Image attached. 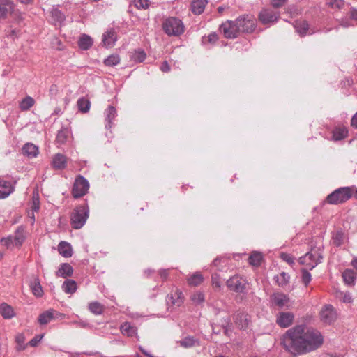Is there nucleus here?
<instances>
[{"instance_id": "obj_1", "label": "nucleus", "mask_w": 357, "mask_h": 357, "mask_svg": "<svg viewBox=\"0 0 357 357\" xmlns=\"http://www.w3.org/2000/svg\"><path fill=\"white\" fill-rule=\"evenodd\" d=\"M284 349L293 355H303L319 349L324 343L321 333L305 324L288 329L281 338Z\"/></svg>"}, {"instance_id": "obj_2", "label": "nucleus", "mask_w": 357, "mask_h": 357, "mask_svg": "<svg viewBox=\"0 0 357 357\" xmlns=\"http://www.w3.org/2000/svg\"><path fill=\"white\" fill-rule=\"evenodd\" d=\"M322 259L323 248L321 246L314 247L304 256L299 258V263L305 266L307 268L312 270L321 262Z\"/></svg>"}, {"instance_id": "obj_3", "label": "nucleus", "mask_w": 357, "mask_h": 357, "mask_svg": "<svg viewBox=\"0 0 357 357\" xmlns=\"http://www.w3.org/2000/svg\"><path fill=\"white\" fill-rule=\"evenodd\" d=\"M89 209L87 204L77 206L71 213L70 224L73 229H81L89 218Z\"/></svg>"}, {"instance_id": "obj_4", "label": "nucleus", "mask_w": 357, "mask_h": 357, "mask_svg": "<svg viewBox=\"0 0 357 357\" xmlns=\"http://www.w3.org/2000/svg\"><path fill=\"white\" fill-rule=\"evenodd\" d=\"M353 188H340L327 196V202L331 204L343 203L352 197Z\"/></svg>"}, {"instance_id": "obj_5", "label": "nucleus", "mask_w": 357, "mask_h": 357, "mask_svg": "<svg viewBox=\"0 0 357 357\" xmlns=\"http://www.w3.org/2000/svg\"><path fill=\"white\" fill-rule=\"evenodd\" d=\"M164 31L169 36H179L184 31V26L181 20L176 17H169L162 24Z\"/></svg>"}, {"instance_id": "obj_6", "label": "nucleus", "mask_w": 357, "mask_h": 357, "mask_svg": "<svg viewBox=\"0 0 357 357\" xmlns=\"http://www.w3.org/2000/svg\"><path fill=\"white\" fill-rule=\"evenodd\" d=\"M319 314L320 321L325 325L333 324L336 321L338 317L337 310L331 304L323 305Z\"/></svg>"}, {"instance_id": "obj_7", "label": "nucleus", "mask_w": 357, "mask_h": 357, "mask_svg": "<svg viewBox=\"0 0 357 357\" xmlns=\"http://www.w3.org/2000/svg\"><path fill=\"white\" fill-rule=\"evenodd\" d=\"M89 183L82 175L76 177L72 188V195L75 199L84 196L89 190Z\"/></svg>"}, {"instance_id": "obj_8", "label": "nucleus", "mask_w": 357, "mask_h": 357, "mask_svg": "<svg viewBox=\"0 0 357 357\" xmlns=\"http://www.w3.org/2000/svg\"><path fill=\"white\" fill-rule=\"evenodd\" d=\"M226 284L230 291L242 294L246 293L248 282L245 278L238 275L231 277L227 280Z\"/></svg>"}, {"instance_id": "obj_9", "label": "nucleus", "mask_w": 357, "mask_h": 357, "mask_svg": "<svg viewBox=\"0 0 357 357\" xmlns=\"http://www.w3.org/2000/svg\"><path fill=\"white\" fill-rule=\"evenodd\" d=\"M280 17V13L271 8H263L258 15L259 22L266 26H271L276 23Z\"/></svg>"}, {"instance_id": "obj_10", "label": "nucleus", "mask_w": 357, "mask_h": 357, "mask_svg": "<svg viewBox=\"0 0 357 357\" xmlns=\"http://www.w3.org/2000/svg\"><path fill=\"white\" fill-rule=\"evenodd\" d=\"M239 33H251L256 27V22L252 16L244 15L236 19Z\"/></svg>"}, {"instance_id": "obj_11", "label": "nucleus", "mask_w": 357, "mask_h": 357, "mask_svg": "<svg viewBox=\"0 0 357 357\" xmlns=\"http://www.w3.org/2000/svg\"><path fill=\"white\" fill-rule=\"evenodd\" d=\"M220 30L227 38H236L240 33L236 20L235 21L227 20L223 22L220 27Z\"/></svg>"}, {"instance_id": "obj_12", "label": "nucleus", "mask_w": 357, "mask_h": 357, "mask_svg": "<svg viewBox=\"0 0 357 357\" xmlns=\"http://www.w3.org/2000/svg\"><path fill=\"white\" fill-rule=\"evenodd\" d=\"M270 302L272 305L278 307L279 309L290 308L289 297L282 292H274L270 296Z\"/></svg>"}, {"instance_id": "obj_13", "label": "nucleus", "mask_w": 357, "mask_h": 357, "mask_svg": "<svg viewBox=\"0 0 357 357\" xmlns=\"http://www.w3.org/2000/svg\"><path fill=\"white\" fill-rule=\"evenodd\" d=\"M294 319V314L290 312H280L276 315V324L282 328L290 326Z\"/></svg>"}, {"instance_id": "obj_14", "label": "nucleus", "mask_w": 357, "mask_h": 357, "mask_svg": "<svg viewBox=\"0 0 357 357\" xmlns=\"http://www.w3.org/2000/svg\"><path fill=\"white\" fill-rule=\"evenodd\" d=\"M117 40V33L113 28L108 29L102 36V44L109 48L114 45Z\"/></svg>"}, {"instance_id": "obj_15", "label": "nucleus", "mask_w": 357, "mask_h": 357, "mask_svg": "<svg viewBox=\"0 0 357 357\" xmlns=\"http://www.w3.org/2000/svg\"><path fill=\"white\" fill-rule=\"evenodd\" d=\"M15 5L10 0H0V20L6 19L14 12Z\"/></svg>"}, {"instance_id": "obj_16", "label": "nucleus", "mask_w": 357, "mask_h": 357, "mask_svg": "<svg viewBox=\"0 0 357 357\" xmlns=\"http://www.w3.org/2000/svg\"><path fill=\"white\" fill-rule=\"evenodd\" d=\"M117 115L116 109L110 105L104 112L105 128L110 129L112 127V121Z\"/></svg>"}, {"instance_id": "obj_17", "label": "nucleus", "mask_w": 357, "mask_h": 357, "mask_svg": "<svg viewBox=\"0 0 357 357\" xmlns=\"http://www.w3.org/2000/svg\"><path fill=\"white\" fill-rule=\"evenodd\" d=\"M167 303H171L172 305L181 306L183 303V294L181 291L176 289L174 294L167 296Z\"/></svg>"}, {"instance_id": "obj_18", "label": "nucleus", "mask_w": 357, "mask_h": 357, "mask_svg": "<svg viewBox=\"0 0 357 357\" xmlns=\"http://www.w3.org/2000/svg\"><path fill=\"white\" fill-rule=\"evenodd\" d=\"M14 191V186L7 181H0V199H5Z\"/></svg>"}, {"instance_id": "obj_19", "label": "nucleus", "mask_w": 357, "mask_h": 357, "mask_svg": "<svg viewBox=\"0 0 357 357\" xmlns=\"http://www.w3.org/2000/svg\"><path fill=\"white\" fill-rule=\"evenodd\" d=\"M234 320L236 326L241 329L245 328L248 326V314L245 312L235 314Z\"/></svg>"}, {"instance_id": "obj_20", "label": "nucleus", "mask_w": 357, "mask_h": 357, "mask_svg": "<svg viewBox=\"0 0 357 357\" xmlns=\"http://www.w3.org/2000/svg\"><path fill=\"white\" fill-rule=\"evenodd\" d=\"M52 166L56 169H63L66 167L67 159L63 154L58 153L52 158Z\"/></svg>"}, {"instance_id": "obj_21", "label": "nucleus", "mask_w": 357, "mask_h": 357, "mask_svg": "<svg viewBox=\"0 0 357 357\" xmlns=\"http://www.w3.org/2000/svg\"><path fill=\"white\" fill-rule=\"evenodd\" d=\"M207 3V0H193L191 3L192 12L195 15H200L204 12Z\"/></svg>"}, {"instance_id": "obj_22", "label": "nucleus", "mask_w": 357, "mask_h": 357, "mask_svg": "<svg viewBox=\"0 0 357 357\" xmlns=\"http://www.w3.org/2000/svg\"><path fill=\"white\" fill-rule=\"evenodd\" d=\"M22 153L29 158H34L36 157L38 153V147L31 144V143H26L22 149Z\"/></svg>"}, {"instance_id": "obj_23", "label": "nucleus", "mask_w": 357, "mask_h": 357, "mask_svg": "<svg viewBox=\"0 0 357 357\" xmlns=\"http://www.w3.org/2000/svg\"><path fill=\"white\" fill-rule=\"evenodd\" d=\"M93 43L92 38L84 33L80 36L78 40V45L82 50H89L93 45Z\"/></svg>"}, {"instance_id": "obj_24", "label": "nucleus", "mask_w": 357, "mask_h": 357, "mask_svg": "<svg viewBox=\"0 0 357 357\" xmlns=\"http://www.w3.org/2000/svg\"><path fill=\"white\" fill-rule=\"evenodd\" d=\"M52 18L54 24L61 25L66 20L65 15L57 7L54 6L51 11Z\"/></svg>"}, {"instance_id": "obj_25", "label": "nucleus", "mask_w": 357, "mask_h": 357, "mask_svg": "<svg viewBox=\"0 0 357 357\" xmlns=\"http://www.w3.org/2000/svg\"><path fill=\"white\" fill-rule=\"evenodd\" d=\"M58 251L64 257L72 256V248L70 243L66 241H61L58 245Z\"/></svg>"}, {"instance_id": "obj_26", "label": "nucleus", "mask_w": 357, "mask_h": 357, "mask_svg": "<svg viewBox=\"0 0 357 357\" xmlns=\"http://www.w3.org/2000/svg\"><path fill=\"white\" fill-rule=\"evenodd\" d=\"M73 273V268L69 264H62L56 272V275L59 277H70Z\"/></svg>"}, {"instance_id": "obj_27", "label": "nucleus", "mask_w": 357, "mask_h": 357, "mask_svg": "<svg viewBox=\"0 0 357 357\" xmlns=\"http://www.w3.org/2000/svg\"><path fill=\"white\" fill-rule=\"evenodd\" d=\"M0 314L6 319H11L15 316V312L12 306L5 303L0 305Z\"/></svg>"}, {"instance_id": "obj_28", "label": "nucleus", "mask_w": 357, "mask_h": 357, "mask_svg": "<svg viewBox=\"0 0 357 357\" xmlns=\"http://www.w3.org/2000/svg\"><path fill=\"white\" fill-rule=\"evenodd\" d=\"M70 135V131L67 128H62L58 131L56 142L58 144H63L66 142L67 139Z\"/></svg>"}, {"instance_id": "obj_29", "label": "nucleus", "mask_w": 357, "mask_h": 357, "mask_svg": "<svg viewBox=\"0 0 357 357\" xmlns=\"http://www.w3.org/2000/svg\"><path fill=\"white\" fill-rule=\"evenodd\" d=\"M54 312L53 310H50L41 313L38 318V323L40 325L50 323L54 319Z\"/></svg>"}, {"instance_id": "obj_30", "label": "nucleus", "mask_w": 357, "mask_h": 357, "mask_svg": "<svg viewBox=\"0 0 357 357\" xmlns=\"http://www.w3.org/2000/svg\"><path fill=\"white\" fill-rule=\"evenodd\" d=\"M62 289L65 293L72 294L76 291L77 285L75 280L68 279L63 282Z\"/></svg>"}, {"instance_id": "obj_31", "label": "nucleus", "mask_w": 357, "mask_h": 357, "mask_svg": "<svg viewBox=\"0 0 357 357\" xmlns=\"http://www.w3.org/2000/svg\"><path fill=\"white\" fill-rule=\"evenodd\" d=\"M348 130L347 128L344 126L336 127L333 131V139L335 141H339L347 136Z\"/></svg>"}, {"instance_id": "obj_32", "label": "nucleus", "mask_w": 357, "mask_h": 357, "mask_svg": "<svg viewBox=\"0 0 357 357\" xmlns=\"http://www.w3.org/2000/svg\"><path fill=\"white\" fill-rule=\"evenodd\" d=\"M77 105L79 112L87 113L91 107V102L88 98L82 97L78 99Z\"/></svg>"}, {"instance_id": "obj_33", "label": "nucleus", "mask_w": 357, "mask_h": 357, "mask_svg": "<svg viewBox=\"0 0 357 357\" xmlns=\"http://www.w3.org/2000/svg\"><path fill=\"white\" fill-rule=\"evenodd\" d=\"M179 344L184 348H190L195 345H199V342L192 336H187L181 340Z\"/></svg>"}, {"instance_id": "obj_34", "label": "nucleus", "mask_w": 357, "mask_h": 357, "mask_svg": "<svg viewBox=\"0 0 357 357\" xmlns=\"http://www.w3.org/2000/svg\"><path fill=\"white\" fill-rule=\"evenodd\" d=\"M274 279H275L276 283L280 287H283L286 286L289 282L290 276L288 273H287L285 272H282L279 275L275 276Z\"/></svg>"}, {"instance_id": "obj_35", "label": "nucleus", "mask_w": 357, "mask_h": 357, "mask_svg": "<svg viewBox=\"0 0 357 357\" xmlns=\"http://www.w3.org/2000/svg\"><path fill=\"white\" fill-rule=\"evenodd\" d=\"M204 278L199 273H195L188 278V282L190 286L196 287L202 283Z\"/></svg>"}, {"instance_id": "obj_36", "label": "nucleus", "mask_w": 357, "mask_h": 357, "mask_svg": "<svg viewBox=\"0 0 357 357\" xmlns=\"http://www.w3.org/2000/svg\"><path fill=\"white\" fill-rule=\"evenodd\" d=\"M121 331L123 335L128 337L134 336L136 333V328L129 323H124L121 326Z\"/></svg>"}, {"instance_id": "obj_37", "label": "nucleus", "mask_w": 357, "mask_h": 357, "mask_svg": "<svg viewBox=\"0 0 357 357\" xmlns=\"http://www.w3.org/2000/svg\"><path fill=\"white\" fill-rule=\"evenodd\" d=\"M344 282L347 284H353L356 279V273L350 269L345 270L342 275Z\"/></svg>"}, {"instance_id": "obj_38", "label": "nucleus", "mask_w": 357, "mask_h": 357, "mask_svg": "<svg viewBox=\"0 0 357 357\" xmlns=\"http://www.w3.org/2000/svg\"><path fill=\"white\" fill-rule=\"evenodd\" d=\"M31 289L33 294L37 297H41L43 294L42 287L40 284L38 279H35L31 283Z\"/></svg>"}, {"instance_id": "obj_39", "label": "nucleus", "mask_w": 357, "mask_h": 357, "mask_svg": "<svg viewBox=\"0 0 357 357\" xmlns=\"http://www.w3.org/2000/svg\"><path fill=\"white\" fill-rule=\"evenodd\" d=\"M295 28L301 36H304L308 30L309 25L305 21H298L296 22Z\"/></svg>"}, {"instance_id": "obj_40", "label": "nucleus", "mask_w": 357, "mask_h": 357, "mask_svg": "<svg viewBox=\"0 0 357 357\" xmlns=\"http://www.w3.org/2000/svg\"><path fill=\"white\" fill-rule=\"evenodd\" d=\"M261 259V254L260 252H254L249 257L248 261L250 264L255 266H258L260 265Z\"/></svg>"}, {"instance_id": "obj_41", "label": "nucleus", "mask_w": 357, "mask_h": 357, "mask_svg": "<svg viewBox=\"0 0 357 357\" xmlns=\"http://www.w3.org/2000/svg\"><path fill=\"white\" fill-rule=\"evenodd\" d=\"M34 102L33 98L26 96L20 102V107L23 111L29 110L34 105Z\"/></svg>"}, {"instance_id": "obj_42", "label": "nucleus", "mask_w": 357, "mask_h": 357, "mask_svg": "<svg viewBox=\"0 0 357 357\" xmlns=\"http://www.w3.org/2000/svg\"><path fill=\"white\" fill-rule=\"evenodd\" d=\"M89 310L94 314H101L103 312V305L98 302H92L89 305Z\"/></svg>"}, {"instance_id": "obj_43", "label": "nucleus", "mask_w": 357, "mask_h": 357, "mask_svg": "<svg viewBox=\"0 0 357 357\" xmlns=\"http://www.w3.org/2000/svg\"><path fill=\"white\" fill-rule=\"evenodd\" d=\"M120 62V57L118 54H112L104 60V63L107 66H114Z\"/></svg>"}, {"instance_id": "obj_44", "label": "nucleus", "mask_w": 357, "mask_h": 357, "mask_svg": "<svg viewBox=\"0 0 357 357\" xmlns=\"http://www.w3.org/2000/svg\"><path fill=\"white\" fill-rule=\"evenodd\" d=\"M25 239L24 229L22 227H20L17 229L15 236V243L18 245H21Z\"/></svg>"}, {"instance_id": "obj_45", "label": "nucleus", "mask_w": 357, "mask_h": 357, "mask_svg": "<svg viewBox=\"0 0 357 357\" xmlns=\"http://www.w3.org/2000/svg\"><path fill=\"white\" fill-rule=\"evenodd\" d=\"M344 234L341 231H337L333 234V242L336 246H340L343 243Z\"/></svg>"}, {"instance_id": "obj_46", "label": "nucleus", "mask_w": 357, "mask_h": 357, "mask_svg": "<svg viewBox=\"0 0 357 357\" xmlns=\"http://www.w3.org/2000/svg\"><path fill=\"white\" fill-rule=\"evenodd\" d=\"M301 273H302L301 281H302L303 284L305 287H307L310 283V282L312 280V275H311L310 273L305 268H303L301 270Z\"/></svg>"}, {"instance_id": "obj_47", "label": "nucleus", "mask_w": 357, "mask_h": 357, "mask_svg": "<svg viewBox=\"0 0 357 357\" xmlns=\"http://www.w3.org/2000/svg\"><path fill=\"white\" fill-rule=\"evenodd\" d=\"M336 297L345 303H350L352 301V298L348 292L338 291L336 293Z\"/></svg>"}, {"instance_id": "obj_48", "label": "nucleus", "mask_w": 357, "mask_h": 357, "mask_svg": "<svg viewBox=\"0 0 357 357\" xmlns=\"http://www.w3.org/2000/svg\"><path fill=\"white\" fill-rule=\"evenodd\" d=\"M190 298L195 304H201L204 301V295L200 291L195 292Z\"/></svg>"}, {"instance_id": "obj_49", "label": "nucleus", "mask_w": 357, "mask_h": 357, "mask_svg": "<svg viewBox=\"0 0 357 357\" xmlns=\"http://www.w3.org/2000/svg\"><path fill=\"white\" fill-rule=\"evenodd\" d=\"M222 328L223 329V333L226 335H229V332H231V321L229 317H227L222 321Z\"/></svg>"}, {"instance_id": "obj_50", "label": "nucleus", "mask_w": 357, "mask_h": 357, "mask_svg": "<svg viewBox=\"0 0 357 357\" xmlns=\"http://www.w3.org/2000/svg\"><path fill=\"white\" fill-rule=\"evenodd\" d=\"M146 57V53L143 50L135 51L132 54V59L137 62H142Z\"/></svg>"}, {"instance_id": "obj_51", "label": "nucleus", "mask_w": 357, "mask_h": 357, "mask_svg": "<svg viewBox=\"0 0 357 357\" xmlns=\"http://www.w3.org/2000/svg\"><path fill=\"white\" fill-rule=\"evenodd\" d=\"M326 4L332 8H340L344 6L343 0H326Z\"/></svg>"}, {"instance_id": "obj_52", "label": "nucleus", "mask_w": 357, "mask_h": 357, "mask_svg": "<svg viewBox=\"0 0 357 357\" xmlns=\"http://www.w3.org/2000/svg\"><path fill=\"white\" fill-rule=\"evenodd\" d=\"M287 2V0H270L271 6L275 9L283 7Z\"/></svg>"}, {"instance_id": "obj_53", "label": "nucleus", "mask_w": 357, "mask_h": 357, "mask_svg": "<svg viewBox=\"0 0 357 357\" xmlns=\"http://www.w3.org/2000/svg\"><path fill=\"white\" fill-rule=\"evenodd\" d=\"M135 6L139 9H146L149 4V0H135Z\"/></svg>"}, {"instance_id": "obj_54", "label": "nucleus", "mask_w": 357, "mask_h": 357, "mask_svg": "<svg viewBox=\"0 0 357 357\" xmlns=\"http://www.w3.org/2000/svg\"><path fill=\"white\" fill-rule=\"evenodd\" d=\"M280 257L283 261H286L290 265L294 264V257L289 254L282 252L280 255Z\"/></svg>"}, {"instance_id": "obj_55", "label": "nucleus", "mask_w": 357, "mask_h": 357, "mask_svg": "<svg viewBox=\"0 0 357 357\" xmlns=\"http://www.w3.org/2000/svg\"><path fill=\"white\" fill-rule=\"evenodd\" d=\"M43 337H44L43 334L36 335L33 339H31L29 342V344L33 347H36L38 344V343L41 341V340L43 338Z\"/></svg>"}, {"instance_id": "obj_56", "label": "nucleus", "mask_w": 357, "mask_h": 357, "mask_svg": "<svg viewBox=\"0 0 357 357\" xmlns=\"http://www.w3.org/2000/svg\"><path fill=\"white\" fill-rule=\"evenodd\" d=\"M212 284L214 287L220 289L221 287V282L220 277L217 274L212 275Z\"/></svg>"}, {"instance_id": "obj_57", "label": "nucleus", "mask_w": 357, "mask_h": 357, "mask_svg": "<svg viewBox=\"0 0 357 357\" xmlns=\"http://www.w3.org/2000/svg\"><path fill=\"white\" fill-rule=\"evenodd\" d=\"M32 208L34 211H38L40 208V202H39V198L37 196H35L33 195V206H32Z\"/></svg>"}, {"instance_id": "obj_58", "label": "nucleus", "mask_w": 357, "mask_h": 357, "mask_svg": "<svg viewBox=\"0 0 357 357\" xmlns=\"http://www.w3.org/2000/svg\"><path fill=\"white\" fill-rule=\"evenodd\" d=\"M218 40V36L215 33H211L208 36V40L211 43H215Z\"/></svg>"}, {"instance_id": "obj_59", "label": "nucleus", "mask_w": 357, "mask_h": 357, "mask_svg": "<svg viewBox=\"0 0 357 357\" xmlns=\"http://www.w3.org/2000/svg\"><path fill=\"white\" fill-rule=\"evenodd\" d=\"M15 340H16V342L17 344H19V345L23 344L24 342V340H25V337L22 333L18 334L16 336Z\"/></svg>"}, {"instance_id": "obj_60", "label": "nucleus", "mask_w": 357, "mask_h": 357, "mask_svg": "<svg viewBox=\"0 0 357 357\" xmlns=\"http://www.w3.org/2000/svg\"><path fill=\"white\" fill-rule=\"evenodd\" d=\"M160 70L164 73H167L170 70V67L167 61H165L162 63Z\"/></svg>"}, {"instance_id": "obj_61", "label": "nucleus", "mask_w": 357, "mask_h": 357, "mask_svg": "<svg viewBox=\"0 0 357 357\" xmlns=\"http://www.w3.org/2000/svg\"><path fill=\"white\" fill-rule=\"evenodd\" d=\"M351 125L354 128H357V112L353 116L351 121Z\"/></svg>"}, {"instance_id": "obj_62", "label": "nucleus", "mask_w": 357, "mask_h": 357, "mask_svg": "<svg viewBox=\"0 0 357 357\" xmlns=\"http://www.w3.org/2000/svg\"><path fill=\"white\" fill-rule=\"evenodd\" d=\"M159 274L160 275V277L162 278V279H166L168 276V271L167 270H161L159 272Z\"/></svg>"}, {"instance_id": "obj_63", "label": "nucleus", "mask_w": 357, "mask_h": 357, "mask_svg": "<svg viewBox=\"0 0 357 357\" xmlns=\"http://www.w3.org/2000/svg\"><path fill=\"white\" fill-rule=\"evenodd\" d=\"M1 243H4L5 245L8 247L12 243V239L11 238H3Z\"/></svg>"}, {"instance_id": "obj_64", "label": "nucleus", "mask_w": 357, "mask_h": 357, "mask_svg": "<svg viewBox=\"0 0 357 357\" xmlns=\"http://www.w3.org/2000/svg\"><path fill=\"white\" fill-rule=\"evenodd\" d=\"M213 333L215 334H219L220 333V329L217 326H212Z\"/></svg>"}]
</instances>
